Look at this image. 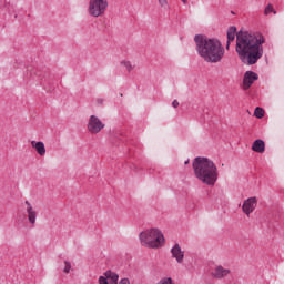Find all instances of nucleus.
I'll return each instance as SVG.
<instances>
[{"label":"nucleus","instance_id":"obj_1","mask_svg":"<svg viewBox=\"0 0 284 284\" xmlns=\"http://www.w3.org/2000/svg\"><path fill=\"white\" fill-rule=\"evenodd\" d=\"M265 37L260 32L240 31L236 33L235 52L242 63L254 65L263 57Z\"/></svg>","mask_w":284,"mask_h":284},{"label":"nucleus","instance_id":"obj_2","mask_svg":"<svg viewBox=\"0 0 284 284\" xmlns=\"http://www.w3.org/2000/svg\"><path fill=\"white\" fill-rule=\"evenodd\" d=\"M197 53L206 63H221L225 57V47L219 39L195 37Z\"/></svg>","mask_w":284,"mask_h":284},{"label":"nucleus","instance_id":"obj_3","mask_svg":"<svg viewBox=\"0 0 284 284\" xmlns=\"http://www.w3.org/2000/svg\"><path fill=\"white\" fill-rule=\"evenodd\" d=\"M193 170L196 179L204 183V185H209L210 187L216 185V181H219V168L214 161L207 158H196L193 161Z\"/></svg>","mask_w":284,"mask_h":284},{"label":"nucleus","instance_id":"obj_4","mask_svg":"<svg viewBox=\"0 0 284 284\" xmlns=\"http://www.w3.org/2000/svg\"><path fill=\"white\" fill-rule=\"evenodd\" d=\"M140 241L145 247L151 250H159L165 244V236L159 229H149L140 233Z\"/></svg>","mask_w":284,"mask_h":284},{"label":"nucleus","instance_id":"obj_5","mask_svg":"<svg viewBox=\"0 0 284 284\" xmlns=\"http://www.w3.org/2000/svg\"><path fill=\"white\" fill-rule=\"evenodd\" d=\"M109 8L110 0H89L87 12L89 17L99 19V17H105Z\"/></svg>","mask_w":284,"mask_h":284},{"label":"nucleus","instance_id":"obj_6","mask_svg":"<svg viewBox=\"0 0 284 284\" xmlns=\"http://www.w3.org/2000/svg\"><path fill=\"white\" fill-rule=\"evenodd\" d=\"M99 284H130V280L128 278H122L119 282V274L112 272V271H106L104 275H101L98 280Z\"/></svg>","mask_w":284,"mask_h":284},{"label":"nucleus","instance_id":"obj_7","mask_svg":"<svg viewBox=\"0 0 284 284\" xmlns=\"http://www.w3.org/2000/svg\"><path fill=\"white\" fill-rule=\"evenodd\" d=\"M104 128L105 124L101 121V119H99V116L91 115L89 118L87 129L90 134H99V132H101V130H103Z\"/></svg>","mask_w":284,"mask_h":284},{"label":"nucleus","instance_id":"obj_8","mask_svg":"<svg viewBox=\"0 0 284 284\" xmlns=\"http://www.w3.org/2000/svg\"><path fill=\"white\" fill-rule=\"evenodd\" d=\"M231 274L232 270L221 264H216L211 271L212 278H215L216 281H223V278H227Z\"/></svg>","mask_w":284,"mask_h":284},{"label":"nucleus","instance_id":"obj_9","mask_svg":"<svg viewBox=\"0 0 284 284\" xmlns=\"http://www.w3.org/2000/svg\"><path fill=\"white\" fill-rule=\"evenodd\" d=\"M257 206H258V197L257 196L248 197L244 200L242 204V212L246 216H250V214H252Z\"/></svg>","mask_w":284,"mask_h":284},{"label":"nucleus","instance_id":"obj_10","mask_svg":"<svg viewBox=\"0 0 284 284\" xmlns=\"http://www.w3.org/2000/svg\"><path fill=\"white\" fill-rule=\"evenodd\" d=\"M24 205H26V212H27V216L30 225L32 226L37 225V214H38L37 209H34V206H32V204L29 201H26Z\"/></svg>","mask_w":284,"mask_h":284},{"label":"nucleus","instance_id":"obj_11","mask_svg":"<svg viewBox=\"0 0 284 284\" xmlns=\"http://www.w3.org/2000/svg\"><path fill=\"white\" fill-rule=\"evenodd\" d=\"M254 81H258V74H256L253 71H247L244 74V80H243L244 90H250Z\"/></svg>","mask_w":284,"mask_h":284},{"label":"nucleus","instance_id":"obj_12","mask_svg":"<svg viewBox=\"0 0 284 284\" xmlns=\"http://www.w3.org/2000/svg\"><path fill=\"white\" fill-rule=\"evenodd\" d=\"M171 254L172 257L174 260H176V263H183V260L185 258V253L183 252V250H181V245L175 244L172 248H171Z\"/></svg>","mask_w":284,"mask_h":284},{"label":"nucleus","instance_id":"obj_13","mask_svg":"<svg viewBox=\"0 0 284 284\" xmlns=\"http://www.w3.org/2000/svg\"><path fill=\"white\" fill-rule=\"evenodd\" d=\"M253 152L257 154H263L265 152V141L257 139L252 144Z\"/></svg>","mask_w":284,"mask_h":284},{"label":"nucleus","instance_id":"obj_14","mask_svg":"<svg viewBox=\"0 0 284 284\" xmlns=\"http://www.w3.org/2000/svg\"><path fill=\"white\" fill-rule=\"evenodd\" d=\"M31 148L36 150L39 156H43L45 154V143H43L42 141H31Z\"/></svg>","mask_w":284,"mask_h":284},{"label":"nucleus","instance_id":"obj_15","mask_svg":"<svg viewBox=\"0 0 284 284\" xmlns=\"http://www.w3.org/2000/svg\"><path fill=\"white\" fill-rule=\"evenodd\" d=\"M234 39H236V29L235 27H231L227 30L226 50H230V43H232Z\"/></svg>","mask_w":284,"mask_h":284},{"label":"nucleus","instance_id":"obj_16","mask_svg":"<svg viewBox=\"0 0 284 284\" xmlns=\"http://www.w3.org/2000/svg\"><path fill=\"white\" fill-rule=\"evenodd\" d=\"M121 68H124L128 74L134 72L136 65H134L130 60H122L120 62Z\"/></svg>","mask_w":284,"mask_h":284},{"label":"nucleus","instance_id":"obj_17","mask_svg":"<svg viewBox=\"0 0 284 284\" xmlns=\"http://www.w3.org/2000/svg\"><path fill=\"white\" fill-rule=\"evenodd\" d=\"M254 116H256V119H263V116H265V110L261 106L255 108Z\"/></svg>","mask_w":284,"mask_h":284},{"label":"nucleus","instance_id":"obj_18","mask_svg":"<svg viewBox=\"0 0 284 284\" xmlns=\"http://www.w3.org/2000/svg\"><path fill=\"white\" fill-rule=\"evenodd\" d=\"M158 4L162 10H170V2L168 0H158Z\"/></svg>","mask_w":284,"mask_h":284},{"label":"nucleus","instance_id":"obj_19","mask_svg":"<svg viewBox=\"0 0 284 284\" xmlns=\"http://www.w3.org/2000/svg\"><path fill=\"white\" fill-rule=\"evenodd\" d=\"M70 272H72V263L70 261H64L63 273L70 274Z\"/></svg>","mask_w":284,"mask_h":284},{"label":"nucleus","instance_id":"obj_20","mask_svg":"<svg viewBox=\"0 0 284 284\" xmlns=\"http://www.w3.org/2000/svg\"><path fill=\"white\" fill-rule=\"evenodd\" d=\"M271 12H274V14H276V11H274V7H272V4H268L265 10H264V14H270Z\"/></svg>","mask_w":284,"mask_h":284},{"label":"nucleus","instance_id":"obj_21","mask_svg":"<svg viewBox=\"0 0 284 284\" xmlns=\"http://www.w3.org/2000/svg\"><path fill=\"white\" fill-rule=\"evenodd\" d=\"M172 106H173V108H179V102H178L176 100H174V101L172 102Z\"/></svg>","mask_w":284,"mask_h":284},{"label":"nucleus","instance_id":"obj_22","mask_svg":"<svg viewBox=\"0 0 284 284\" xmlns=\"http://www.w3.org/2000/svg\"><path fill=\"white\" fill-rule=\"evenodd\" d=\"M190 163V160H186L185 162H184V165H187Z\"/></svg>","mask_w":284,"mask_h":284},{"label":"nucleus","instance_id":"obj_23","mask_svg":"<svg viewBox=\"0 0 284 284\" xmlns=\"http://www.w3.org/2000/svg\"><path fill=\"white\" fill-rule=\"evenodd\" d=\"M182 2L185 4V3H187V0H182Z\"/></svg>","mask_w":284,"mask_h":284}]
</instances>
